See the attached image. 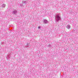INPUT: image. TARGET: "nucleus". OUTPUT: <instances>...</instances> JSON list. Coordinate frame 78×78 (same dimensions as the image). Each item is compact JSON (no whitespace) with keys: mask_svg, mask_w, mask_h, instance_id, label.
Wrapping results in <instances>:
<instances>
[{"mask_svg":"<svg viewBox=\"0 0 78 78\" xmlns=\"http://www.w3.org/2000/svg\"><path fill=\"white\" fill-rule=\"evenodd\" d=\"M38 28H39V29L40 28V27H38Z\"/></svg>","mask_w":78,"mask_h":78,"instance_id":"20e7f679","label":"nucleus"},{"mask_svg":"<svg viewBox=\"0 0 78 78\" xmlns=\"http://www.w3.org/2000/svg\"><path fill=\"white\" fill-rule=\"evenodd\" d=\"M57 17L58 19H59V18H60V17L59 16H57Z\"/></svg>","mask_w":78,"mask_h":78,"instance_id":"f03ea898","label":"nucleus"},{"mask_svg":"<svg viewBox=\"0 0 78 78\" xmlns=\"http://www.w3.org/2000/svg\"><path fill=\"white\" fill-rule=\"evenodd\" d=\"M44 22L46 23H47V20H45Z\"/></svg>","mask_w":78,"mask_h":78,"instance_id":"7ed1b4c3","label":"nucleus"},{"mask_svg":"<svg viewBox=\"0 0 78 78\" xmlns=\"http://www.w3.org/2000/svg\"><path fill=\"white\" fill-rule=\"evenodd\" d=\"M66 28H68V29H69L70 28V25H68L67 26Z\"/></svg>","mask_w":78,"mask_h":78,"instance_id":"f257e3e1","label":"nucleus"}]
</instances>
